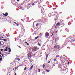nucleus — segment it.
<instances>
[{"label":"nucleus","instance_id":"nucleus-1","mask_svg":"<svg viewBox=\"0 0 75 75\" xmlns=\"http://www.w3.org/2000/svg\"><path fill=\"white\" fill-rule=\"evenodd\" d=\"M49 36V33L47 32H46L45 34V37H48Z\"/></svg>","mask_w":75,"mask_h":75},{"label":"nucleus","instance_id":"nucleus-2","mask_svg":"<svg viewBox=\"0 0 75 75\" xmlns=\"http://www.w3.org/2000/svg\"><path fill=\"white\" fill-rule=\"evenodd\" d=\"M38 50V47H34L33 49V51H37Z\"/></svg>","mask_w":75,"mask_h":75},{"label":"nucleus","instance_id":"nucleus-3","mask_svg":"<svg viewBox=\"0 0 75 75\" xmlns=\"http://www.w3.org/2000/svg\"><path fill=\"white\" fill-rule=\"evenodd\" d=\"M60 23L59 22H58V23H57V24L56 25V26H60L61 25H60Z\"/></svg>","mask_w":75,"mask_h":75},{"label":"nucleus","instance_id":"nucleus-4","mask_svg":"<svg viewBox=\"0 0 75 75\" xmlns=\"http://www.w3.org/2000/svg\"><path fill=\"white\" fill-rule=\"evenodd\" d=\"M28 57H32V56L30 53H28Z\"/></svg>","mask_w":75,"mask_h":75},{"label":"nucleus","instance_id":"nucleus-5","mask_svg":"<svg viewBox=\"0 0 75 75\" xmlns=\"http://www.w3.org/2000/svg\"><path fill=\"white\" fill-rule=\"evenodd\" d=\"M55 12H52V13H51V14L52 15V16H55L56 14H55Z\"/></svg>","mask_w":75,"mask_h":75},{"label":"nucleus","instance_id":"nucleus-6","mask_svg":"<svg viewBox=\"0 0 75 75\" xmlns=\"http://www.w3.org/2000/svg\"><path fill=\"white\" fill-rule=\"evenodd\" d=\"M33 65H32L31 67H30L29 69H30V70H31L32 69V68H33Z\"/></svg>","mask_w":75,"mask_h":75},{"label":"nucleus","instance_id":"nucleus-7","mask_svg":"<svg viewBox=\"0 0 75 75\" xmlns=\"http://www.w3.org/2000/svg\"><path fill=\"white\" fill-rule=\"evenodd\" d=\"M58 47V45H56L54 46V49L57 48Z\"/></svg>","mask_w":75,"mask_h":75},{"label":"nucleus","instance_id":"nucleus-8","mask_svg":"<svg viewBox=\"0 0 75 75\" xmlns=\"http://www.w3.org/2000/svg\"><path fill=\"white\" fill-rule=\"evenodd\" d=\"M8 50H9V52H11V50L10 49V48H9L8 49Z\"/></svg>","mask_w":75,"mask_h":75},{"label":"nucleus","instance_id":"nucleus-9","mask_svg":"<svg viewBox=\"0 0 75 75\" xmlns=\"http://www.w3.org/2000/svg\"><path fill=\"white\" fill-rule=\"evenodd\" d=\"M45 63H44L43 65V68H44L45 67Z\"/></svg>","mask_w":75,"mask_h":75},{"label":"nucleus","instance_id":"nucleus-10","mask_svg":"<svg viewBox=\"0 0 75 75\" xmlns=\"http://www.w3.org/2000/svg\"><path fill=\"white\" fill-rule=\"evenodd\" d=\"M60 24H61L62 25V24L63 25V24H64V23H63V21H61V22L60 23Z\"/></svg>","mask_w":75,"mask_h":75},{"label":"nucleus","instance_id":"nucleus-11","mask_svg":"<svg viewBox=\"0 0 75 75\" xmlns=\"http://www.w3.org/2000/svg\"><path fill=\"white\" fill-rule=\"evenodd\" d=\"M38 37H39V36H37V37H36L35 38V40H37L38 38Z\"/></svg>","mask_w":75,"mask_h":75},{"label":"nucleus","instance_id":"nucleus-12","mask_svg":"<svg viewBox=\"0 0 75 75\" xmlns=\"http://www.w3.org/2000/svg\"><path fill=\"white\" fill-rule=\"evenodd\" d=\"M38 45L39 46H41V45L40 44V43H39V42H38Z\"/></svg>","mask_w":75,"mask_h":75},{"label":"nucleus","instance_id":"nucleus-13","mask_svg":"<svg viewBox=\"0 0 75 75\" xmlns=\"http://www.w3.org/2000/svg\"><path fill=\"white\" fill-rule=\"evenodd\" d=\"M3 40L5 42L6 41H7V40L6 39H3Z\"/></svg>","mask_w":75,"mask_h":75},{"label":"nucleus","instance_id":"nucleus-14","mask_svg":"<svg viewBox=\"0 0 75 75\" xmlns=\"http://www.w3.org/2000/svg\"><path fill=\"white\" fill-rule=\"evenodd\" d=\"M16 60L18 61H20L21 59L19 58H17Z\"/></svg>","mask_w":75,"mask_h":75},{"label":"nucleus","instance_id":"nucleus-15","mask_svg":"<svg viewBox=\"0 0 75 75\" xmlns=\"http://www.w3.org/2000/svg\"><path fill=\"white\" fill-rule=\"evenodd\" d=\"M33 61V60H32V59H31V60H30V63H31Z\"/></svg>","mask_w":75,"mask_h":75},{"label":"nucleus","instance_id":"nucleus-16","mask_svg":"<svg viewBox=\"0 0 75 75\" xmlns=\"http://www.w3.org/2000/svg\"><path fill=\"white\" fill-rule=\"evenodd\" d=\"M38 25H39V23H37L36 24V27H37L38 26Z\"/></svg>","mask_w":75,"mask_h":75},{"label":"nucleus","instance_id":"nucleus-17","mask_svg":"<svg viewBox=\"0 0 75 75\" xmlns=\"http://www.w3.org/2000/svg\"><path fill=\"white\" fill-rule=\"evenodd\" d=\"M46 71L47 72H49L50 71V70H49L47 69Z\"/></svg>","mask_w":75,"mask_h":75},{"label":"nucleus","instance_id":"nucleus-18","mask_svg":"<svg viewBox=\"0 0 75 75\" xmlns=\"http://www.w3.org/2000/svg\"><path fill=\"white\" fill-rule=\"evenodd\" d=\"M3 15L5 16H7V15H6V14H5L4 13H3Z\"/></svg>","mask_w":75,"mask_h":75},{"label":"nucleus","instance_id":"nucleus-19","mask_svg":"<svg viewBox=\"0 0 75 75\" xmlns=\"http://www.w3.org/2000/svg\"><path fill=\"white\" fill-rule=\"evenodd\" d=\"M39 42L40 43H41L42 41L40 39L39 40Z\"/></svg>","mask_w":75,"mask_h":75},{"label":"nucleus","instance_id":"nucleus-20","mask_svg":"<svg viewBox=\"0 0 75 75\" xmlns=\"http://www.w3.org/2000/svg\"><path fill=\"white\" fill-rule=\"evenodd\" d=\"M6 36H7V37H8V34H7L6 35Z\"/></svg>","mask_w":75,"mask_h":75},{"label":"nucleus","instance_id":"nucleus-21","mask_svg":"<svg viewBox=\"0 0 75 75\" xmlns=\"http://www.w3.org/2000/svg\"><path fill=\"white\" fill-rule=\"evenodd\" d=\"M60 57V56L59 55H57L56 56V57L57 58V57Z\"/></svg>","mask_w":75,"mask_h":75},{"label":"nucleus","instance_id":"nucleus-22","mask_svg":"<svg viewBox=\"0 0 75 75\" xmlns=\"http://www.w3.org/2000/svg\"><path fill=\"white\" fill-rule=\"evenodd\" d=\"M35 3H32V5L33 6L34 5Z\"/></svg>","mask_w":75,"mask_h":75},{"label":"nucleus","instance_id":"nucleus-23","mask_svg":"<svg viewBox=\"0 0 75 75\" xmlns=\"http://www.w3.org/2000/svg\"><path fill=\"white\" fill-rule=\"evenodd\" d=\"M2 58H0V61H2Z\"/></svg>","mask_w":75,"mask_h":75},{"label":"nucleus","instance_id":"nucleus-24","mask_svg":"<svg viewBox=\"0 0 75 75\" xmlns=\"http://www.w3.org/2000/svg\"><path fill=\"white\" fill-rule=\"evenodd\" d=\"M40 69H38V72H40Z\"/></svg>","mask_w":75,"mask_h":75},{"label":"nucleus","instance_id":"nucleus-25","mask_svg":"<svg viewBox=\"0 0 75 75\" xmlns=\"http://www.w3.org/2000/svg\"><path fill=\"white\" fill-rule=\"evenodd\" d=\"M27 69L26 67H25V68H24V70L25 71H26Z\"/></svg>","mask_w":75,"mask_h":75},{"label":"nucleus","instance_id":"nucleus-26","mask_svg":"<svg viewBox=\"0 0 75 75\" xmlns=\"http://www.w3.org/2000/svg\"><path fill=\"white\" fill-rule=\"evenodd\" d=\"M5 14H6V15H8V13H7V12H6V13H5Z\"/></svg>","mask_w":75,"mask_h":75},{"label":"nucleus","instance_id":"nucleus-27","mask_svg":"<svg viewBox=\"0 0 75 75\" xmlns=\"http://www.w3.org/2000/svg\"><path fill=\"white\" fill-rule=\"evenodd\" d=\"M8 50V49H5V50H4L5 51H7Z\"/></svg>","mask_w":75,"mask_h":75},{"label":"nucleus","instance_id":"nucleus-28","mask_svg":"<svg viewBox=\"0 0 75 75\" xmlns=\"http://www.w3.org/2000/svg\"><path fill=\"white\" fill-rule=\"evenodd\" d=\"M57 26H56H56H55V28H56V29L57 28Z\"/></svg>","mask_w":75,"mask_h":75},{"label":"nucleus","instance_id":"nucleus-29","mask_svg":"<svg viewBox=\"0 0 75 75\" xmlns=\"http://www.w3.org/2000/svg\"><path fill=\"white\" fill-rule=\"evenodd\" d=\"M48 55H49V54H47V55H46V57H48Z\"/></svg>","mask_w":75,"mask_h":75},{"label":"nucleus","instance_id":"nucleus-30","mask_svg":"<svg viewBox=\"0 0 75 75\" xmlns=\"http://www.w3.org/2000/svg\"><path fill=\"white\" fill-rule=\"evenodd\" d=\"M26 45L28 46H29V44L28 43H26Z\"/></svg>","mask_w":75,"mask_h":75},{"label":"nucleus","instance_id":"nucleus-31","mask_svg":"<svg viewBox=\"0 0 75 75\" xmlns=\"http://www.w3.org/2000/svg\"><path fill=\"white\" fill-rule=\"evenodd\" d=\"M30 4H28V6H30Z\"/></svg>","mask_w":75,"mask_h":75},{"label":"nucleus","instance_id":"nucleus-32","mask_svg":"<svg viewBox=\"0 0 75 75\" xmlns=\"http://www.w3.org/2000/svg\"><path fill=\"white\" fill-rule=\"evenodd\" d=\"M19 8L20 9H22V8L21 7H19Z\"/></svg>","mask_w":75,"mask_h":75},{"label":"nucleus","instance_id":"nucleus-33","mask_svg":"<svg viewBox=\"0 0 75 75\" xmlns=\"http://www.w3.org/2000/svg\"><path fill=\"white\" fill-rule=\"evenodd\" d=\"M55 14H56V15H55H55H57V12H55Z\"/></svg>","mask_w":75,"mask_h":75},{"label":"nucleus","instance_id":"nucleus-34","mask_svg":"<svg viewBox=\"0 0 75 75\" xmlns=\"http://www.w3.org/2000/svg\"><path fill=\"white\" fill-rule=\"evenodd\" d=\"M53 34H54V33H53L52 34V35H51V37H52V35H53Z\"/></svg>","mask_w":75,"mask_h":75},{"label":"nucleus","instance_id":"nucleus-35","mask_svg":"<svg viewBox=\"0 0 75 75\" xmlns=\"http://www.w3.org/2000/svg\"><path fill=\"white\" fill-rule=\"evenodd\" d=\"M47 57H46V58H45V60H47Z\"/></svg>","mask_w":75,"mask_h":75},{"label":"nucleus","instance_id":"nucleus-36","mask_svg":"<svg viewBox=\"0 0 75 75\" xmlns=\"http://www.w3.org/2000/svg\"><path fill=\"white\" fill-rule=\"evenodd\" d=\"M57 60V59H54V62H55Z\"/></svg>","mask_w":75,"mask_h":75},{"label":"nucleus","instance_id":"nucleus-37","mask_svg":"<svg viewBox=\"0 0 75 75\" xmlns=\"http://www.w3.org/2000/svg\"><path fill=\"white\" fill-rule=\"evenodd\" d=\"M17 69V67H15V69Z\"/></svg>","mask_w":75,"mask_h":75},{"label":"nucleus","instance_id":"nucleus-38","mask_svg":"<svg viewBox=\"0 0 75 75\" xmlns=\"http://www.w3.org/2000/svg\"><path fill=\"white\" fill-rule=\"evenodd\" d=\"M0 50L1 51H2L3 50V49H1Z\"/></svg>","mask_w":75,"mask_h":75},{"label":"nucleus","instance_id":"nucleus-39","mask_svg":"<svg viewBox=\"0 0 75 75\" xmlns=\"http://www.w3.org/2000/svg\"><path fill=\"white\" fill-rule=\"evenodd\" d=\"M67 64H68V65H69V62H68Z\"/></svg>","mask_w":75,"mask_h":75},{"label":"nucleus","instance_id":"nucleus-40","mask_svg":"<svg viewBox=\"0 0 75 75\" xmlns=\"http://www.w3.org/2000/svg\"><path fill=\"white\" fill-rule=\"evenodd\" d=\"M13 23H15V24H17V23L16 22H14Z\"/></svg>","mask_w":75,"mask_h":75},{"label":"nucleus","instance_id":"nucleus-41","mask_svg":"<svg viewBox=\"0 0 75 75\" xmlns=\"http://www.w3.org/2000/svg\"><path fill=\"white\" fill-rule=\"evenodd\" d=\"M19 25V24H17L16 25L17 26H18Z\"/></svg>","mask_w":75,"mask_h":75},{"label":"nucleus","instance_id":"nucleus-42","mask_svg":"<svg viewBox=\"0 0 75 75\" xmlns=\"http://www.w3.org/2000/svg\"><path fill=\"white\" fill-rule=\"evenodd\" d=\"M8 48V47H6V49H7Z\"/></svg>","mask_w":75,"mask_h":75},{"label":"nucleus","instance_id":"nucleus-43","mask_svg":"<svg viewBox=\"0 0 75 75\" xmlns=\"http://www.w3.org/2000/svg\"><path fill=\"white\" fill-rule=\"evenodd\" d=\"M57 32H58V31H57L56 32V34H57Z\"/></svg>","mask_w":75,"mask_h":75},{"label":"nucleus","instance_id":"nucleus-44","mask_svg":"<svg viewBox=\"0 0 75 75\" xmlns=\"http://www.w3.org/2000/svg\"><path fill=\"white\" fill-rule=\"evenodd\" d=\"M0 57L1 58L2 57L1 56V55L0 54Z\"/></svg>","mask_w":75,"mask_h":75},{"label":"nucleus","instance_id":"nucleus-45","mask_svg":"<svg viewBox=\"0 0 75 75\" xmlns=\"http://www.w3.org/2000/svg\"><path fill=\"white\" fill-rule=\"evenodd\" d=\"M0 45H2V43H1V42H0Z\"/></svg>","mask_w":75,"mask_h":75},{"label":"nucleus","instance_id":"nucleus-46","mask_svg":"<svg viewBox=\"0 0 75 75\" xmlns=\"http://www.w3.org/2000/svg\"><path fill=\"white\" fill-rule=\"evenodd\" d=\"M75 41V40H73L72 42H73L74 41Z\"/></svg>","mask_w":75,"mask_h":75},{"label":"nucleus","instance_id":"nucleus-47","mask_svg":"<svg viewBox=\"0 0 75 75\" xmlns=\"http://www.w3.org/2000/svg\"><path fill=\"white\" fill-rule=\"evenodd\" d=\"M19 47L20 48H21V47L20 46H19Z\"/></svg>","mask_w":75,"mask_h":75},{"label":"nucleus","instance_id":"nucleus-48","mask_svg":"<svg viewBox=\"0 0 75 75\" xmlns=\"http://www.w3.org/2000/svg\"><path fill=\"white\" fill-rule=\"evenodd\" d=\"M1 38H4V37H1Z\"/></svg>","mask_w":75,"mask_h":75},{"label":"nucleus","instance_id":"nucleus-49","mask_svg":"<svg viewBox=\"0 0 75 75\" xmlns=\"http://www.w3.org/2000/svg\"><path fill=\"white\" fill-rule=\"evenodd\" d=\"M0 54H1V51H0Z\"/></svg>","mask_w":75,"mask_h":75},{"label":"nucleus","instance_id":"nucleus-50","mask_svg":"<svg viewBox=\"0 0 75 75\" xmlns=\"http://www.w3.org/2000/svg\"><path fill=\"white\" fill-rule=\"evenodd\" d=\"M1 55L2 56H4L2 54H1Z\"/></svg>","mask_w":75,"mask_h":75},{"label":"nucleus","instance_id":"nucleus-51","mask_svg":"<svg viewBox=\"0 0 75 75\" xmlns=\"http://www.w3.org/2000/svg\"><path fill=\"white\" fill-rule=\"evenodd\" d=\"M15 75H16V73H15Z\"/></svg>","mask_w":75,"mask_h":75},{"label":"nucleus","instance_id":"nucleus-52","mask_svg":"<svg viewBox=\"0 0 75 75\" xmlns=\"http://www.w3.org/2000/svg\"><path fill=\"white\" fill-rule=\"evenodd\" d=\"M33 55L34 56H35V54H33Z\"/></svg>","mask_w":75,"mask_h":75},{"label":"nucleus","instance_id":"nucleus-53","mask_svg":"<svg viewBox=\"0 0 75 75\" xmlns=\"http://www.w3.org/2000/svg\"><path fill=\"white\" fill-rule=\"evenodd\" d=\"M50 61H49V62H48V63H50Z\"/></svg>","mask_w":75,"mask_h":75},{"label":"nucleus","instance_id":"nucleus-54","mask_svg":"<svg viewBox=\"0 0 75 75\" xmlns=\"http://www.w3.org/2000/svg\"><path fill=\"white\" fill-rule=\"evenodd\" d=\"M27 43V42H25V44H27V43Z\"/></svg>","mask_w":75,"mask_h":75},{"label":"nucleus","instance_id":"nucleus-55","mask_svg":"<svg viewBox=\"0 0 75 75\" xmlns=\"http://www.w3.org/2000/svg\"><path fill=\"white\" fill-rule=\"evenodd\" d=\"M17 1H19V0H17Z\"/></svg>","mask_w":75,"mask_h":75},{"label":"nucleus","instance_id":"nucleus-56","mask_svg":"<svg viewBox=\"0 0 75 75\" xmlns=\"http://www.w3.org/2000/svg\"><path fill=\"white\" fill-rule=\"evenodd\" d=\"M0 40H2V39H1V38H0Z\"/></svg>","mask_w":75,"mask_h":75},{"label":"nucleus","instance_id":"nucleus-57","mask_svg":"<svg viewBox=\"0 0 75 75\" xmlns=\"http://www.w3.org/2000/svg\"><path fill=\"white\" fill-rule=\"evenodd\" d=\"M27 18H28V19H29V18H28H28H27Z\"/></svg>","mask_w":75,"mask_h":75},{"label":"nucleus","instance_id":"nucleus-58","mask_svg":"<svg viewBox=\"0 0 75 75\" xmlns=\"http://www.w3.org/2000/svg\"><path fill=\"white\" fill-rule=\"evenodd\" d=\"M65 56V55H63V56H64V57Z\"/></svg>","mask_w":75,"mask_h":75},{"label":"nucleus","instance_id":"nucleus-59","mask_svg":"<svg viewBox=\"0 0 75 75\" xmlns=\"http://www.w3.org/2000/svg\"><path fill=\"white\" fill-rule=\"evenodd\" d=\"M53 66H55V64H53Z\"/></svg>","mask_w":75,"mask_h":75},{"label":"nucleus","instance_id":"nucleus-60","mask_svg":"<svg viewBox=\"0 0 75 75\" xmlns=\"http://www.w3.org/2000/svg\"><path fill=\"white\" fill-rule=\"evenodd\" d=\"M62 31V30H61L60 31V32H61V31Z\"/></svg>","mask_w":75,"mask_h":75},{"label":"nucleus","instance_id":"nucleus-61","mask_svg":"<svg viewBox=\"0 0 75 75\" xmlns=\"http://www.w3.org/2000/svg\"><path fill=\"white\" fill-rule=\"evenodd\" d=\"M71 41H73V39H71Z\"/></svg>","mask_w":75,"mask_h":75},{"label":"nucleus","instance_id":"nucleus-62","mask_svg":"<svg viewBox=\"0 0 75 75\" xmlns=\"http://www.w3.org/2000/svg\"><path fill=\"white\" fill-rule=\"evenodd\" d=\"M13 70H14V69H13Z\"/></svg>","mask_w":75,"mask_h":75},{"label":"nucleus","instance_id":"nucleus-63","mask_svg":"<svg viewBox=\"0 0 75 75\" xmlns=\"http://www.w3.org/2000/svg\"><path fill=\"white\" fill-rule=\"evenodd\" d=\"M1 45H0V48H1Z\"/></svg>","mask_w":75,"mask_h":75},{"label":"nucleus","instance_id":"nucleus-64","mask_svg":"<svg viewBox=\"0 0 75 75\" xmlns=\"http://www.w3.org/2000/svg\"><path fill=\"white\" fill-rule=\"evenodd\" d=\"M5 46V47H6V45H5V46Z\"/></svg>","mask_w":75,"mask_h":75}]
</instances>
